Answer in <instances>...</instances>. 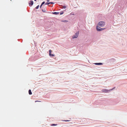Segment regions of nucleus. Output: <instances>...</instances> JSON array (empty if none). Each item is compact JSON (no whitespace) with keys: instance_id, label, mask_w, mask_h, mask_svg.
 <instances>
[{"instance_id":"1","label":"nucleus","mask_w":127,"mask_h":127,"mask_svg":"<svg viewBox=\"0 0 127 127\" xmlns=\"http://www.w3.org/2000/svg\"><path fill=\"white\" fill-rule=\"evenodd\" d=\"M105 24L104 22H99L98 24V26L102 27Z\"/></svg>"},{"instance_id":"2","label":"nucleus","mask_w":127,"mask_h":127,"mask_svg":"<svg viewBox=\"0 0 127 127\" xmlns=\"http://www.w3.org/2000/svg\"><path fill=\"white\" fill-rule=\"evenodd\" d=\"M105 28H101L100 27H99L98 26H97L96 27V30L97 31H102Z\"/></svg>"},{"instance_id":"3","label":"nucleus","mask_w":127,"mask_h":127,"mask_svg":"<svg viewBox=\"0 0 127 127\" xmlns=\"http://www.w3.org/2000/svg\"><path fill=\"white\" fill-rule=\"evenodd\" d=\"M78 34L79 32H77L75 33V34L73 36V38H77L78 36Z\"/></svg>"},{"instance_id":"4","label":"nucleus","mask_w":127,"mask_h":127,"mask_svg":"<svg viewBox=\"0 0 127 127\" xmlns=\"http://www.w3.org/2000/svg\"><path fill=\"white\" fill-rule=\"evenodd\" d=\"M33 2L32 0H31L29 3V4L30 6H31L33 5Z\"/></svg>"},{"instance_id":"5","label":"nucleus","mask_w":127,"mask_h":127,"mask_svg":"<svg viewBox=\"0 0 127 127\" xmlns=\"http://www.w3.org/2000/svg\"><path fill=\"white\" fill-rule=\"evenodd\" d=\"M52 51L51 50H49V55L50 56L54 57L55 56V55H54L53 54H51Z\"/></svg>"},{"instance_id":"6","label":"nucleus","mask_w":127,"mask_h":127,"mask_svg":"<svg viewBox=\"0 0 127 127\" xmlns=\"http://www.w3.org/2000/svg\"><path fill=\"white\" fill-rule=\"evenodd\" d=\"M102 92H103L107 93V92H108V91L106 89H103V90H102Z\"/></svg>"},{"instance_id":"7","label":"nucleus","mask_w":127,"mask_h":127,"mask_svg":"<svg viewBox=\"0 0 127 127\" xmlns=\"http://www.w3.org/2000/svg\"><path fill=\"white\" fill-rule=\"evenodd\" d=\"M29 95H31L32 94V92H31V90H29Z\"/></svg>"},{"instance_id":"8","label":"nucleus","mask_w":127,"mask_h":127,"mask_svg":"<svg viewBox=\"0 0 127 127\" xmlns=\"http://www.w3.org/2000/svg\"><path fill=\"white\" fill-rule=\"evenodd\" d=\"M95 64L96 65H102V63H95Z\"/></svg>"},{"instance_id":"9","label":"nucleus","mask_w":127,"mask_h":127,"mask_svg":"<svg viewBox=\"0 0 127 127\" xmlns=\"http://www.w3.org/2000/svg\"><path fill=\"white\" fill-rule=\"evenodd\" d=\"M52 13L53 14H59L58 12H53Z\"/></svg>"},{"instance_id":"10","label":"nucleus","mask_w":127,"mask_h":127,"mask_svg":"<svg viewBox=\"0 0 127 127\" xmlns=\"http://www.w3.org/2000/svg\"><path fill=\"white\" fill-rule=\"evenodd\" d=\"M50 4V2H46L45 4V5H49Z\"/></svg>"},{"instance_id":"11","label":"nucleus","mask_w":127,"mask_h":127,"mask_svg":"<svg viewBox=\"0 0 127 127\" xmlns=\"http://www.w3.org/2000/svg\"><path fill=\"white\" fill-rule=\"evenodd\" d=\"M39 7V5H38V6H37L35 8L36 9H38V8Z\"/></svg>"},{"instance_id":"12","label":"nucleus","mask_w":127,"mask_h":127,"mask_svg":"<svg viewBox=\"0 0 127 127\" xmlns=\"http://www.w3.org/2000/svg\"><path fill=\"white\" fill-rule=\"evenodd\" d=\"M57 125V124H52L51 125V126H56Z\"/></svg>"},{"instance_id":"13","label":"nucleus","mask_w":127,"mask_h":127,"mask_svg":"<svg viewBox=\"0 0 127 127\" xmlns=\"http://www.w3.org/2000/svg\"><path fill=\"white\" fill-rule=\"evenodd\" d=\"M45 3V1L43 2L41 4H42V5L43 4H44Z\"/></svg>"},{"instance_id":"14","label":"nucleus","mask_w":127,"mask_h":127,"mask_svg":"<svg viewBox=\"0 0 127 127\" xmlns=\"http://www.w3.org/2000/svg\"><path fill=\"white\" fill-rule=\"evenodd\" d=\"M69 121H70L69 120H65L64 121H65V122Z\"/></svg>"},{"instance_id":"15","label":"nucleus","mask_w":127,"mask_h":127,"mask_svg":"<svg viewBox=\"0 0 127 127\" xmlns=\"http://www.w3.org/2000/svg\"><path fill=\"white\" fill-rule=\"evenodd\" d=\"M50 4H54V3L52 2H50Z\"/></svg>"},{"instance_id":"16","label":"nucleus","mask_w":127,"mask_h":127,"mask_svg":"<svg viewBox=\"0 0 127 127\" xmlns=\"http://www.w3.org/2000/svg\"><path fill=\"white\" fill-rule=\"evenodd\" d=\"M42 4H41V5H40V8H41L42 6Z\"/></svg>"},{"instance_id":"17","label":"nucleus","mask_w":127,"mask_h":127,"mask_svg":"<svg viewBox=\"0 0 127 127\" xmlns=\"http://www.w3.org/2000/svg\"><path fill=\"white\" fill-rule=\"evenodd\" d=\"M63 7H64V8H65L66 7L65 6H63Z\"/></svg>"},{"instance_id":"18","label":"nucleus","mask_w":127,"mask_h":127,"mask_svg":"<svg viewBox=\"0 0 127 127\" xmlns=\"http://www.w3.org/2000/svg\"><path fill=\"white\" fill-rule=\"evenodd\" d=\"M64 21V22H67V21H66V20H65V21Z\"/></svg>"},{"instance_id":"19","label":"nucleus","mask_w":127,"mask_h":127,"mask_svg":"<svg viewBox=\"0 0 127 127\" xmlns=\"http://www.w3.org/2000/svg\"><path fill=\"white\" fill-rule=\"evenodd\" d=\"M47 2H49V0H47Z\"/></svg>"},{"instance_id":"20","label":"nucleus","mask_w":127,"mask_h":127,"mask_svg":"<svg viewBox=\"0 0 127 127\" xmlns=\"http://www.w3.org/2000/svg\"><path fill=\"white\" fill-rule=\"evenodd\" d=\"M38 101H35V102H38Z\"/></svg>"},{"instance_id":"21","label":"nucleus","mask_w":127,"mask_h":127,"mask_svg":"<svg viewBox=\"0 0 127 127\" xmlns=\"http://www.w3.org/2000/svg\"><path fill=\"white\" fill-rule=\"evenodd\" d=\"M42 10V11H43L44 12V11H43V9Z\"/></svg>"},{"instance_id":"22","label":"nucleus","mask_w":127,"mask_h":127,"mask_svg":"<svg viewBox=\"0 0 127 127\" xmlns=\"http://www.w3.org/2000/svg\"><path fill=\"white\" fill-rule=\"evenodd\" d=\"M34 0L35 1H36V0Z\"/></svg>"},{"instance_id":"23","label":"nucleus","mask_w":127,"mask_h":127,"mask_svg":"<svg viewBox=\"0 0 127 127\" xmlns=\"http://www.w3.org/2000/svg\"><path fill=\"white\" fill-rule=\"evenodd\" d=\"M62 14V13H61V14Z\"/></svg>"},{"instance_id":"24","label":"nucleus","mask_w":127,"mask_h":127,"mask_svg":"<svg viewBox=\"0 0 127 127\" xmlns=\"http://www.w3.org/2000/svg\"><path fill=\"white\" fill-rule=\"evenodd\" d=\"M62 14V13H61V14Z\"/></svg>"}]
</instances>
